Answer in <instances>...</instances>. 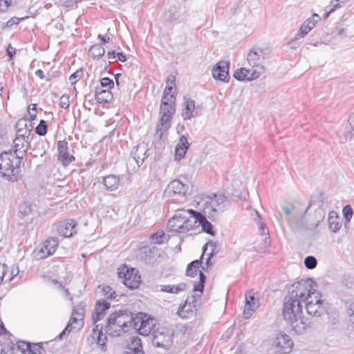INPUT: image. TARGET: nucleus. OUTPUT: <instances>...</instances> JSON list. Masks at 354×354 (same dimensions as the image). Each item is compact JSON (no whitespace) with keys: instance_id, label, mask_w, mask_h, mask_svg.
Masks as SVG:
<instances>
[{"instance_id":"17","label":"nucleus","mask_w":354,"mask_h":354,"mask_svg":"<svg viewBox=\"0 0 354 354\" xmlns=\"http://www.w3.org/2000/svg\"><path fill=\"white\" fill-rule=\"evenodd\" d=\"M76 221L73 219H67L57 225L56 231L60 236L68 238L76 234Z\"/></svg>"},{"instance_id":"15","label":"nucleus","mask_w":354,"mask_h":354,"mask_svg":"<svg viewBox=\"0 0 354 354\" xmlns=\"http://www.w3.org/2000/svg\"><path fill=\"white\" fill-rule=\"evenodd\" d=\"M276 352L279 354H286L291 352L293 342L286 334H280L273 342Z\"/></svg>"},{"instance_id":"7","label":"nucleus","mask_w":354,"mask_h":354,"mask_svg":"<svg viewBox=\"0 0 354 354\" xmlns=\"http://www.w3.org/2000/svg\"><path fill=\"white\" fill-rule=\"evenodd\" d=\"M301 281H310L312 282L310 285L312 287L311 292H310L307 299L303 301V303L306 304V309L308 314L316 317H321L326 312V309L323 305L321 295L316 291L315 288V283L310 278L301 279Z\"/></svg>"},{"instance_id":"35","label":"nucleus","mask_w":354,"mask_h":354,"mask_svg":"<svg viewBox=\"0 0 354 354\" xmlns=\"http://www.w3.org/2000/svg\"><path fill=\"white\" fill-rule=\"evenodd\" d=\"M187 288L185 283H180L177 285H162L160 286V291L168 293L178 294L181 291H184Z\"/></svg>"},{"instance_id":"61","label":"nucleus","mask_w":354,"mask_h":354,"mask_svg":"<svg viewBox=\"0 0 354 354\" xmlns=\"http://www.w3.org/2000/svg\"><path fill=\"white\" fill-rule=\"evenodd\" d=\"M211 246H212L214 248H212V252L211 253L209 254V257L207 258V259L206 260V264H208L209 263V261L211 259V257L214 255V254L215 253V249L216 248V245H210Z\"/></svg>"},{"instance_id":"52","label":"nucleus","mask_w":354,"mask_h":354,"mask_svg":"<svg viewBox=\"0 0 354 354\" xmlns=\"http://www.w3.org/2000/svg\"><path fill=\"white\" fill-rule=\"evenodd\" d=\"M339 322V315L335 312H332L328 315V324L330 326L335 325Z\"/></svg>"},{"instance_id":"30","label":"nucleus","mask_w":354,"mask_h":354,"mask_svg":"<svg viewBox=\"0 0 354 354\" xmlns=\"http://www.w3.org/2000/svg\"><path fill=\"white\" fill-rule=\"evenodd\" d=\"M103 185L107 191H115L118 188L120 185V178L115 175H108L104 177Z\"/></svg>"},{"instance_id":"25","label":"nucleus","mask_w":354,"mask_h":354,"mask_svg":"<svg viewBox=\"0 0 354 354\" xmlns=\"http://www.w3.org/2000/svg\"><path fill=\"white\" fill-rule=\"evenodd\" d=\"M146 152L147 147L143 143L137 145L131 152L132 158L138 167L143 163L147 158Z\"/></svg>"},{"instance_id":"2","label":"nucleus","mask_w":354,"mask_h":354,"mask_svg":"<svg viewBox=\"0 0 354 354\" xmlns=\"http://www.w3.org/2000/svg\"><path fill=\"white\" fill-rule=\"evenodd\" d=\"M175 86V77L169 76L167 81V86L161 100L160 107V118L156 127L155 138L160 140L163 134L170 128L171 121L175 113L176 97L171 94V90Z\"/></svg>"},{"instance_id":"53","label":"nucleus","mask_w":354,"mask_h":354,"mask_svg":"<svg viewBox=\"0 0 354 354\" xmlns=\"http://www.w3.org/2000/svg\"><path fill=\"white\" fill-rule=\"evenodd\" d=\"M100 84L101 88L102 87H108L109 88H111L113 86L114 83L112 80L109 79V77H104L101 79L100 80Z\"/></svg>"},{"instance_id":"44","label":"nucleus","mask_w":354,"mask_h":354,"mask_svg":"<svg viewBox=\"0 0 354 354\" xmlns=\"http://www.w3.org/2000/svg\"><path fill=\"white\" fill-rule=\"evenodd\" d=\"M348 127L346 133V136L349 139L354 138V113L348 118Z\"/></svg>"},{"instance_id":"56","label":"nucleus","mask_w":354,"mask_h":354,"mask_svg":"<svg viewBox=\"0 0 354 354\" xmlns=\"http://www.w3.org/2000/svg\"><path fill=\"white\" fill-rule=\"evenodd\" d=\"M59 241H61V240H59V239L57 236H50L48 239H47L44 242V243H46V244L51 243H58Z\"/></svg>"},{"instance_id":"22","label":"nucleus","mask_w":354,"mask_h":354,"mask_svg":"<svg viewBox=\"0 0 354 354\" xmlns=\"http://www.w3.org/2000/svg\"><path fill=\"white\" fill-rule=\"evenodd\" d=\"M57 245H38L32 252L35 259H44L52 255L57 250Z\"/></svg>"},{"instance_id":"8","label":"nucleus","mask_w":354,"mask_h":354,"mask_svg":"<svg viewBox=\"0 0 354 354\" xmlns=\"http://www.w3.org/2000/svg\"><path fill=\"white\" fill-rule=\"evenodd\" d=\"M110 308V304L106 301H98L95 307V311L92 314V320L95 326L93 328V339H96L97 344L104 346L106 343V337L102 333V326L99 327V324L96 323L102 319L104 317L105 312Z\"/></svg>"},{"instance_id":"13","label":"nucleus","mask_w":354,"mask_h":354,"mask_svg":"<svg viewBox=\"0 0 354 354\" xmlns=\"http://www.w3.org/2000/svg\"><path fill=\"white\" fill-rule=\"evenodd\" d=\"M189 186L187 183H183L179 179H176L169 183L164 194L167 197L176 195L184 196L187 194Z\"/></svg>"},{"instance_id":"28","label":"nucleus","mask_w":354,"mask_h":354,"mask_svg":"<svg viewBox=\"0 0 354 354\" xmlns=\"http://www.w3.org/2000/svg\"><path fill=\"white\" fill-rule=\"evenodd\" d=\"M208 245H204L203 247V254L201 259H203L205 251L207 250ZM201 259L194 260L189 263L187 266L186 274L188 277H194L196 275L198 269L201 266Z\"/></svg>"},{"instance_id":"34","label":"nucleus","mask_w":354,"mask_h":354,"mask_svg":"<svg viewBox=\"0 0 354 354\" xmlns=\"http://www.w3.org/2000/svg\"><path fill=\"white\" fill-rule=\"evenodd\" d=\"M127 354H144L141 339L138 337H132L131 342L128 345Z\"/></svg>"},{"instance_id":"18","label":"nucleus","mask_w":354,"mask_h":354,"mask_svg":"<svg viewBox=\"0 0 354 354\" xmlns=\"http://www.w3.org/2000/svg\"><path fill=\"white\" fill-rule=\"evenodd\" d=\"M263 50L259 48H253L248 54V62L252 68H258L261 67L263 69V73L265 72V68L263 65L264 60Z\"/></svg>"},{"instance_id":"10","label":"nucleus","mask_w":354,"mask_h":354,"mask_svg":"<svg viewBox=\"0 0 354 354\" xmlns=\"http://www.w3.org/2000/svg\"><path fill=\"white\" fill-rule=\"evenodd\" d=\"M84 309L81 304L75 306L72 312L71 317L64 330L59 335V339H62L64 336L69 334L73 330H80L84 325Z\"/></svg>"},{"instance_id":"9","label":"nucleus","mask_w":354,"mask_h":354,"mask_svg":"<svg viewBox=\"0 0 354 354\" xmlns=\"http://www.w3.org/2000/svg\"><path fill=\"white\" fill-rule=\"evenodd\" d=\"M118 274L123 283L129 288L136 289L140 286L141 277L136 269L124 265L118 268Z\"/></svg>"},{"instance_id":"16","label":"nucleus","mask_w":354,"mask_h":354,"mask_svg":"<svg viewBox=\"0 0 354 354\" xmlns=\"http://www.w3.org/2000/svg\"><path fill=\"white\" fill-rule=\"evenodd\" d=\"M282 209L287 217V221L289 225L293 227H299V222L303 223L304 211H299L295 207H288L287 206L282 207Z\"/></svg>"},{"instance_id":"26","label":"nucleus","mask_w":354,"mask_h":354,"mask_svg":"<svg viewBox=\"0 0 354 354\" xmlns=\"http://www.w3.org/2000/svg\"><path fill=\"white\" fill-rule=\"evenodd\" d=\"M28 141L26 139L21 137H16L13 141V147L15 148V152L19 158H21L27 151L28 149Z\"/></svg>"},{"instance_id":"33","label":"nucleus","mask_w":354,"mask_h":354,"mask_svg":"<svg viewBox=\"0 0 354 354\" xmlns=\"http://www.w3.org/2000/svg\"><path fill=\"white\" fill-rule=\"evenodd\" d=\"M255 214L259 218V221L258 222L259 225V230L260 232L259 236H260V241L264 243H270V237L269 234L268 230L266 225L261 222V217L257 211H255Z\"/></svg>"},{"instance_id":"1","label":"nucleus","mask_w":354,"mask_h":354,"mask_svg":"<svg viewBox=\"0 0 354 354\" xmlns=\"http://www.w3.org/2000/svg\"><path fill=\"white\" fill-rule=\"evenodd\" d=\"M310 281H298L289 288L283 301V316L297 335L304 334L310 322L303 315V301L309 297Z\"/></svg>"},{"instance_id":"27","label":"nucleus","mask_w":354,"mask_h":354,"mask_svg":"<svg viewBox=\"0 0 354 354\" xmlns=\"http://www.w3.org/2000/svg\"><path fill=\"white\" fill-rule=\"evenodd\" d=\"M189 147V143L186 137L181 136L175 148V159L178 160H181L184 157Z\"/></svg>"},{"instance_id":"23","label":"nucleus","mask_w":354,"mask_h":354,"mask_svg":"<svg viewBox=\"0 0 354 354\" xmlns=\"http://www.w3.org/2000/svg\"><path fill=\"white\" fill-rule=\"evenodd\" d=\"M58 160L64 165H67L72 162L75 158L68 153V142L65 140H59L57 142Z\"/></svg>"},{"instance_id":"51","label":"nucleus","mask_w":354,"mask_h":354,"mask_svg":"<svg viewBox=\"0 0 354 354\" xmlns=\"http://www.w3.org/2000/svg\"><path fill=\"white\" fill-rule=\"evenodd\" d=\"M70 105L69 96L63 95L59 99V106L62 109H68Z\"/></svg>"},{"instance_id":"29","label":"nucleus","mask_w":354,"mask_h":354,"mask_svg":"<svg viewBox=\"0 0 354 354\" xmlns=\"http://www.w3.org/2000/svg\"><path fill=\"white\" fill-rule=\"evenodd\" d=\"M328 224L329 229L337 232L342 227V220L335 211H330L328 214Z\"/></svg>"},{"instance_id":"38","label":"nucleus","mask_w":354,"mask_h":354,"mask_svg":"<svg viewBox=\"0 0 354 354\" xmlns=\"http://www.w3.org/2000/svg\"><path fill=\"white\" fill-rule=\"evenodd\" d=\"M324 213L322 209H318L315 212V220L312 221L310 223L306 225V228L310 230H315L324 218Z\"/></svg>"},{"instance_id":"62","label":"nucleus","mask_w":354,"mask_h":354,"mask_svg":"<svg viewBox=\"0 0 354 354\" xmlns=\"http://www.w3.org/2000/svg\"><path fill=\"white\" fill-rule=\"evenodd\" d=\"M116 57H118V60L122 62L126 61V56L122 53H118Z\"/></svg>"},{"instance_id":"41","label":"nucleus","mask_w":354,"mask_h":354,"mask_svg":"<svg viewBox=\"0 0 354 354\" xmlns=\"http://www.w3.org/2000/svg\"><path fill=\"white\" fill-rule=\"evenodd\" d=\"M101 292V295L107 299H113L115 297V292L109 286H99L97 288Z\"/></svg>"},{"instance_id":"40","label":"nucleus","mask_w":354,"mask_h":354,"mask_svg":"<svg viewBox=\"0 0 354 354\" xmlns=\"http://www.w3.org/2000/svg\"><path fill=\"white\" fill-rule=\"evenodd\" d=\"M44 145L45 141L41 139L35 142V146L32 149V151L35 153V156H42L46 153V150L45 149Z\"/></svg>"},{"instance_id":"63","label":"nucleus","mask_w":354,"mask_h":354,"mask_svg":"<svg viewBox=\"0 0 354 354\" xmlns=\"http://www.w3.org/2000/svg\"><path fill=\"white\" fill-rule=\"evenodd\" d=\"M117 55V53L114 50L112 51H108L107 53V57L109 59H114Z\"/></svg>"},{"instance_id":"39","label":"nucleus","mask_w":354,"mask_h":354,"mask_svg":"<svg viewBox=\"0 0 354 354\" xmlns=\"http://www.w3.org/2000/svg\"><path fill=\"white\" fill-rule=\"evenodd\" d=\"M88 53L93 58L99 59L104 55L105 50L102 46L100 44H94L90 48Z\"/></svg>"},{"instance_id":"37","label":"nucleus","mask_w":354,"mask_h":354,"mask_svg":"<svg viewBox=\"0 0 354 354\" xmlns=\"http://www.w3.org/2000/svg\"><path fill=\"white\" fill-rule=\"evenodd\" d=\"M205 279H206V277L204 274V273L203 272L200 271V272H199V281L198 282L195 283L194 285V292H199L200 294L197 295H195V296H192V297H193L192 302L193 303L196 301V297H198V298L201 297V294L203 292L204 283H205Z\"/></svg>"},{"instance_id":"6","label":"nucleus","mask_w":354,"mask_h":354,"mask_svg":"<svg viewBox=\"0 0 354 354\" xmlns=\"http://www.w3.org/2000/svg\"><path fill=\"white\" fill-rule=\"evenodd\" d=\"M21 158L11 151H4L0 155V173L3 177L17 180Z\"/></svg>"},{"instance_id":"4","label":"nucleus","mask_w":354,"mask_h":354,"mask_svg":"<svg viewBox=\"0 0 354 354\" xmlns=\"http://www.w3.org/2000/svg\"><path fill=\"white\" fill-rule=\"evenodd\" d=\"M196 210L192 209H179L169 220L167 229L174 234H185L194 230L196 226Z\"/></svg>"},{"instance_id":"48","label":"nucleus","mask_w":354,"mask_h":354,"mask_svg":"<svg viewBox=\"0 0 354 354\" xmlns=\"http://www.w3.org/2000/svg\"><path fill=\"white\" fill-rule=\"evenodd\" d=\"M342 213L346 221L349 222L353 214V211L351 205H346L342 209Z\"/></svg>"},{"instance_id":"14","label":"nucleus","mask_w":354,"mask_h":354,"mask_svg":"<svg viewBox=\"0 0 354 354\" xmlns=\"http://www.w3.org/2000/svg\"><path fill=\"white\" fill-rule=\"evenodd\" d=\"M261 75L263 69L259 66L258 68H241L234 72V77L239 81H251L257 79Z\"/></svg>"},{"instance_id":"59","label":"nucleus","mask_w":354,"mask_h":354,"mask_svg":"<svg viewBox=\"0 0 354 354\" xmlns=\"http://www.w3.org/2000/svg\"><path fill=\"white\" fill-rule=\"evenodd\" d=\"M353 282H354L353 278L349 277H348L346 280H344V281H343L344 285L348 287H350L353 283Z\"/></svg>"},{"instance_id":"46","label":"nucleus","mask_w":354,"mask_h":354,"mask_svg":"<svg viewBox=\"0 0 354 354\" xmlns=\"http://www.w3.org/2000/svg\"><path fill=\"white\" fill-rule=\"evenodd\" d=\"M189 299H187L188 301ZM190 305H187V301L178 309V314L182 318H187L188 317L189 311L190 310Z\"/></svg>"},{"instance_id":"19","label":"nucleus","mask_w":354,"mask_h":354,"mask_svg":"<svg viewBox=\"0 0 354 354\" xmlns=\"http://www.w3.org/2000/svg\"><path fill=\"white\" fill-rule=\"evenodd\" d=\"M185 108L182 111V116L184 120H191L201 114V107L196 106L195 102L192 99H187L185 102Z\"/></svg>"},{"instance_id":"60","label":"nucleus","mask_w":354,"mask_h":354,"mask_svg":"<svg viewBox=\"0 0 354 354\" xmlns=\"http://www.w3.org/2000/svg\"><path fill=\"white\" fill-rule=\"evenodd\" d=\"M97 38L101 40L102 44H104L109 41V37L103 36L102 35H98Z\"/></svg>"},{"instance_id":"50","label":"nucleus","mask_w":354,"mask_h":354,"mask_svg":"<svg viewBox=\"0 0 354 354\" xmlns=\"http://www.w3.org/2000/svg\"><path fill=\"white\" fill-rule=\"evenodd\" d=\"M30 130L28 127H21L17 129V137L24 138L27 139L30 136Z\"/></svg>"},{"instance_id":"58","label":"nucleus","mask_w":354,"mask_h":354,"mask_svg":"<svg viewBox=\"0 0 354 354\" xmlns=\"http://www.w3.org/2000/svg\"><path fill=\"white\" fill-rule=\"evenodd\" d=\"M21 127H27L26 120H20L16 124L17 129H20Z\"/></svg>"},{"instance_id":"47","label":"nucleus","mask_w":354,"mask_h":354,"mask_svg":"<svg viewBox=\"0 0 354 354\" xmlns=\"http://www.w3.org/2000/svg\"><path fill=\"white\" fill-rule=\"evenodd\" d=\"M304 265L308 269H313L317 266V260L313 256H308L304 259Z\"/></svg>"},{"instance_id":"64","label":"nucleus","mask_w":354,"mask_h":354,"mask_svg":"<svg viewBox=\"0 0 354 354\" xmlns=\"http://www.w3.org/2000/svg\"><path fill=\"white\" fill-rule=\"evenodd\" d=\"M35 75L39 77L40 79H44L45 77V75H44V73L43 71H41V69H38L36 72H35Z\"/></svg>"},{"instance_id":"42","label":"nucleus","mask_w":354,"mask_h":354,"mask_svg":"<svg viewBox=\"0 0 354 354\" xmlns=\"http://www.w3.org/2000/svg\"><path fill=\"white\" fill-rule=\"evenodd\" d=\"M31 210V204L29 201H24L20 203L19 211L22 216H26L29 214Z\"/></svg>"},{"instance_id":"12","label":"nucleus","mask_w":354,"mask_h":354,"mask_svg":"<svg viewBox=\"0 0 354 354\" xmlns=\"http://www.w3.org/2000/svg\"><path fill=\"white\" fill-rule=\"evenodd\" d=\"M152 343L156 347L167 350L172 344V333L166 328H158L153 332Z\"/></svg>"},{"instance_id":"36","label":"nucleus","mask_w":354,"mask_h":354,"mask_svg":"<svg viewBox=\"0 0 354 354\" xmlns=\"http://www.w3.org/2000/svg\"><path fill=\"white\" fill-rule=\"evenodd\" d=\"M170 236L163 230H158L149 236L150 243H164L169 241Z\"/></svg>"},{"instance_id":"11","label":"nucleus","mask_w":354,"mask_h":354,"mask_svg":"<svg viewBox=\"0 0 354 354\" xmlns=\"http://www.w3.org/2000/svg\"><path fill=\"white\" fill-rule=\"evenodd\" d=\"M155 326L156 320L147 314L139 313L133 317L131 328L138 330L142 335H148Z\"/></svg>"},{"instance_id":"20","label":"nucleus","mask_w":354,"mask_h":354,"mask_svg":"<svg viewBox=\"0 0 354 354\" xmlns=\"http://www.w3.org/2000/svg\"><path fill=\"white\" fill-rule=\"evenodd\" d=\"M229 61H221L218 62L212 69V75L215 79L223 82H228L229 76Z\"/></svg>"},{"instance_id":"32","label":"nucleus","mask_w":354,"mask_h":354,"mask_svg":"<svg viewBox=\"0 0 354 354\" xmlns=\"http://www.w3.org/2000/svg\"><path fill=\"white\" fill-rule=\"evenodd\" d=\"M112 93L108 89H102L101 87H97L95 90V97L99 103H107L112 99Z\"/></svg>"},{"instance_id":"43","label":"nucleus","mask_w":354,"mask_h":354,"mask_svg":"<svg viewBox=\"0 0 354 354\" xmlns=\"http://www.w3.org/2000/svg\"><path fill=\"white\" fill-rule=\"evenodd\" d=\"M346 0H333L330 1L329 7L330 9L325 13V19L328 18L329 15L334 12L335 9L341 7L340 3H344Z\"/></svg>"},{"instance_id":"24","label":"nucleus","mask_w":354,"mask_h":354,"mask_svg":"<svg viewBox=\"0 0 354 354\" xmlns=\"http://www.w3.org/2000/svg\"><path fill=\"white\" fill-rule=\"evenodd\" d=\"M258 302L255 301L253 292H248L245 295V304L244 306V316L245 318H249L254 313L258 308Z\"/></svg>"},{"instance_id":"49","label":"nucleus","mask_w":354,"mask_h":354,"mask_svg":"<svg viewBox=\"0 0 354 354\" xmlns=\"http://www.w3.org/2000/svg\"><path fill=\"white\" fill-rule=\"evenodd\" d=\"M83 76V70L80 68L69 77V80L72 84H75Z\"/></svg>"},{"instance_id":"55","label":"nucleus","mask_w":354,"mask_h":354,"mask_svg":"<svg viewBox=\"0 0 354 354\" xmlns=\"http://www.w3.org/2000/svg\"><path fill=\"white\" fill-rule=\"evenodd\" d=\"M11 4V0H0V12H5Z\"/></svg>"},{"instance_id":"57","label":"nucleus","mask_w":354,"mask_h":354,"mask_svg":"<svg viewBox=\"0 0 354 354\" xmlns=\"http://www.w3.org/2000/svg\"><path fill=\"white\" fill-rule=\"evenodd\" d=\"M19 272L18 267L12 268L10 271L11 277L8 279V281H10L15 277H16Z\"/></svg>"},{"instance_id":"45","label":"nucleus","mask_w":354,"mask_h":354,"mask_svg":"<svg viewBox=\"0 0 354 354\" xmlns=\"http://www.w3.org/2000/svg\"><path fill=\"white\" fill-rule=\"evenodd\" d=\"M47 132V124L46 122L41 120L39 124L35 128V133L39 136H44Z\"/></svg>"},{"instance_id":"31","label":"nucleus","mask_w":354,"mask_h":354,"mask_svg":"<svg viewBox=\"0 0 354 354\" xmlns=\"http://www.w3.org/2000/svg\"><path fill=\"white\" fill-rule=\"evenodd\" d=\"M206 217H207L205 214H203L199 212H196V218H197L196 226L198 227L199 226L202 227V229L208 234H212V224L207 221Z\"/></svg>"},{"instance_id":"5","label":"nucleus","mask_w":354,"mask_h":354,"mask_svg":"<svg viewBox=\"0 0 354 354\" xmlns=\"http://www.w3.org/2000/svg\"><path fill=\"white\" fill-rule=\"evenodd\" d=\"M133 315L125 310L115 311L107 319L104 330L113 337L128 332L132 326Z\"/></svg>"},{"instance_id":"54","label":"nucleus","mask_w":354,"mask_h":354,"mask_svg":"<svg viewBox=\"0 0 354 354\" xmlns=\"http://www.w3.org/2000/svg\"><path fill=\"white\" fill-rule=\"evenodd\" d=\"M347 313L349 317V321L354 324V301L350 304Z\"/></svg>"},{"instance_id":"3","label":"nucleus","mask_w":354,"mask_h":354,"mask_svg":"<svg viewBox=\"0 0 354 354\" xmlns=\"http://www.w3.org/2000/svg\"><path fill=\"white\" fill-rule=\"evenodd\" d=\"M227 203V199L225 196L215 194L198 195L193 201L196 211L205 214L212 220L223 211Z\"/></svg>"},{"instance_id":"21","label":"nucleus","mask_w":354,"mask_h":354,"mask_svg":"<svg viewBox=\"0 0 354 354\" xmlns=\"http://www.w3.org/2000/svg\"><path fill=\"white\" fill-rule=\"evenodd\" d=\"M319 20L320 17L317 14H313L310 18L307 19L302 24L296 35V38L299 39L304 37L316 26Z\"/></svg>"}]
</instances>
